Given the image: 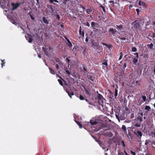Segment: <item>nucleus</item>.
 I'll return each instance as SVG.
<instances>
[{"label": "nucleus", "instance_id": "15", "mask_svg": "<svg viewBox=\"0 0 155 155\" xmlns=\"http://www.w3.org/2000/svg\"><path fill=\"white\" fill-rule=\"evenodd\" d=\"M90 123L92 125H94L97 124L98 123V121L96 120H91L90 121Z\"/></svg>", "mask_w": 155, "mask_h": 155}, {"label": "nucleus", "instance_id": "6", "mask_svg": "<svg viewBox=\"0 0 155 155\" xmlns=\"http://www.w3.org/2000/svg\"><path fill=\"white\" fill-rule=\"evenodd\" d=\"M133 133L134 134L136 135L137 137L140 138H141L142 136V133L140 131L137 130V131H134Z\"/></svg>", "mask_w": 155, "mask_h": 155}, {"label": "nucleus", "instance_id": "62", "mask_svg": "<svg viewBox=\"0 0 155 155\" xmlns=\"http://www.w3.org/2000/svg\"><path fill=\"white\" fill-rule=\"evenodd\" d=\"M28 15H29V16H30V15H31V12H29L28 13Z\"/></svg>", "mask_w": 155, "mask_h": 155}, {"label": "nucleus", "instance_id": "19", "mask_svg": "<svg viewBox=\"0 0 155 155\" xmlns=\"http://www.w3.org/2000/svg\"><path fill=\"white\" fill-rule=\"evenodd\" d=\"M43 21L44 23H45L46 24H48L49 22L48 20L46 19L45 17H43L42 18Z\"/></svg>", "mask_w": 155, "mask_h": 155}, {"label": "nucleus", "instance_id": "46", "mask_svg": "<svg viewBox=\"0 0 155 155\" xmlns=\"http://www.w3.org/2000/svg\"><path fill=\"white\" fill-rule=\"evenodd\" d=\"M87 103L90 105H92L93 106L94 105V103H92V102H91L90 101H89Z\"/></svg>", "mask_w": 155, "mask_h": 155}, {"label": "nucleus", "instance_id": "34", "mask_svg": "<svg viewBox=\"0 0 155 155\" xmlns=\"http://www.w3.org/2000/svg\"><path fill=\"white\" fill-rule=\"evenodd\" d=\"M2 63V67L3 66H5V60H1Z\"/></svg>", "mask_w": 155, "mask_h": 155}, {"label": "nucleus", "instance_id": "14", "mask_svg": "<svg viewBox=\"0 0 155 155\" xmlns=\"http://www.w3.org/2000/svg\"><path fill=\"white\" fill-rule=\"evenodd\" d=\"M28 38H26V39L29 42L31 43L32 41V36L31 35H29V34H28Z\"/></svg>", "mask_w": 155, "mask_h": 155}, {"label": "nucleus", "instance_id": "12", "mask_svg": "<svg viewBox=\"0 0 155 155\" xmlns=\"http://www.w3.org/2000/svg\"><path fill=\"white\" fill-rule=\"evenodd\" d=\"M107 60H104L103 61L102 64H104V65H105L104 66H103V67L105 68H107L108 64H107Z\"/></svg>", "mask_w": 155, "mask_h": 155}, {"label": "nucleus", "instance_id": "47", "mask_svg": "<svg viewBox=\"0 0 155 155\" xmlns=\"http://www.w3.org/2000/svg\"><path fill=\"white\" fill-rule=\"evenodd\" d=\"M55 65L57 70H58L59 68V65L58 64H56Z\"/></svg>", "mask_w": 155, "mask_h": 155}, {"label": "nucleus", "instance_id": "13", "mask_svg": "<svg viewBox=\"0 0 155 155\" xmlns=\"http://www.w3.org/2000/svg\"><path fill=\"white\" fill-rule=\"evenodd\" d=\"M66 92L68 94V95L71 98H72V96L74 95V93L73 92H70L68 90H66Z\"/></svg>", "mask_w": 155, "mask_h": 155}, {"label": "nucleus", "instance_id": "49", "mask_svg": "<svg viewBox=\"0 0 155 155\" xmlns=\"http://www.w3.org/2000/svg\"><path fill=\"white\" fill-rule=\"evenodd\" d=\"M134 117V114L133 113L131 114L130 115V118H132Z\"/></svg>", "mask_w": 155, "mask_h": 155}, {"label": "nucleus", "instance_id": "18", "mask_svg": "<svg viewBox=\"0 0 155 155\" xmlns=\"http://www.w3.org/2000/svg\"><path fill=\"white\" fill-rule=\"evenodd\" d=\"M142 118L143 117H142L141 116H138L137 117L136 119L139 121V122H141L143 121Z\"/></svg>", "mask_w": 155, "mask_h": 155}, {"label": "nucleus", "instance_id": "63", "mask_svg": "<svg viewBox=\"0 0 155 155\" xmlns=\"http://www.w3.org/2000/svg\"><path fill=\"white\" fill-rule=\"evenodd\" d=\"M153 37H155V33H153Z\"/></svg>", "mask_w": 155, "mask_h": 155}, {"label": "nucleus", "instance_id": "9", "mask_svg": "<svg viewBox=\"0 0 155 155\" xmlns=\"http://www.w3.org/2000/svg\"><path fill=\"white\" fill-rule=\"evenodd\" d=\"M12 5L13 6L12 10L13 11L16 9L19 6L20 4L18 3L15 4L14 3H12Z\"/></svg>", "mask_w": 155, "mask_h": 155}, {"label": "nucleus", "instance_id": "29", "mask_svg": "<svg viewBox=\"0 0 155 155\" xmlns=\"http://www.w3.org/2000/svg\"><path fill=\"white\" fill-rule=\"evenodd\" d=\"M132 51L134 52H136L137 51V49L136 47H133L132 48Z\"/></svg>", "mask_w": 155, "mask_h": 155}, {"label": "nucleus", "instance_id": "42", "mask_svg": "<svg viewBox=\"0 0 155 155\" xmlns=\"http://www.w3.org/2000/svg\"><path fill=\"white\" fill-rule=\"evenodd\" d=\"M134 55H135L136 56L135 57L138 58L139 57V54L138 53H136L134 54Z\"/></svg>", "mask_w": 155, "mask_h": 155}, {"label": "nucleus", "instance_id": "32", "mask_svg": "<svg viewBox=\"0 0 155 155\" xmlns=\"http://www.w3.org/2000/svg\"><path fill=\"white\" fill-rule=\"evenodd\" d=\"M83 24L85 26H88V27H90V24L87 21V22L86 23H83Z\"/></svg>", "mask_w": 155, "mask_h": 155}, {"label": "nucleus", "instance_id": "8", "mask_svg": "<svg viewBox=\"0 0 155 155\" xmlns=\"http://www.w3.org/2000/svg\"><path fill=\"white\" fill-rule=\"evenodd\" d=\"M117 32V30L115 28H110L109 30V32H110L113 35L115 34Z\"/></svg>", "mask_w": 155, "mask_h": 155}, {"label": "nucleus", "instance_id": "38", "mask_svg": "<svg viewBox=\"0 0 155 155\" xmlns=\"http://www.w3.org/2000/svg\"><path fill=\"white\" fill-rule=\"evenodd\" d=\"M79 98L81 100H83L84 99V97H83L82 95L81 94L80 95V97H79Z\"/></svg>", "mask_w": 155, "mask_h": 155}, {"label": "nucleus", "instance_id": "25", "mask_svg": "<svg viewBox=\"0 0 155 155\" xmlns=\"http://www.w3.org/2000/svg\"><path fill=\"white\" fill-rule=\"evenodd\" d=\"M149 142H151V141L149 140H146L145 144L146 145H147L149 144Z\"/></svg>", "mask_w": 155, "mask_h": 155}, {"label": "nucleus", "instance_id": "36", "mask_svg": "<svg viewBox=\"0 0 155 155\" xmlns=\"http://www.w3.org/2000/svg\"><path fill=\"white\" fill-rule=\"evenodd\" d=\"M148 46L149 48H151L153 47V44L151 43L150 45H148Z\"/></svg>", "mask_w": 155, "mask_h": 155}, {"label": "nucleus", "instance_id": "11", "mask_svg": "<svg viewBox=\"0 0 155 155\" xmlns=\"http://www.w3.org/2000/svg\"><path fill=\"white\" fill-rule=\"evenodd\" d=\"M66 41L68 42L67 45L70 47L71 48L72 47V44H71V41H70V40H69V39L66 37H65Z\"/></svg>", "mask_w": 155, "mask_h": 155}, {"label": "nucleus", "instance_id": "44", "mask_svg": "<svg viewBox=\"0 0 155 155\" xmlns=\"http://www.w3.org/2000/svg\"><path fill=\"white\" fill-rule=\"evenodd\" d=\"M83 87L84 89V91H87L88 90H89L88 88L86 87L85 86H83Z\"/></svg>", "mask_w": 155, "mask_h": 155}, {"label": "nucleus", "instance_id": "27", "mask_svg": "<svg viewBox=\"0 0 155 155\" xmlns=\"http://www.w3.org/2000/svg\"><path fill=\"white\" fill-rule=\"evenodd\" d=\"M86 92V94L87 95V96L88 97H89L91 96V94L89 91V90H88L87 91H85Z\"/></svg>", "mask_w": 155, "mask_h": 155}, {"label": "nucleus", "instance_id": "17", "mask_svg": "<svg viewBox=\"0 0 155 155\" xmlns=\"http://www.w3.org/2000/svg\"><path fill=\"white\" fill-rule=\"evenodd\" d=\"M132 58L133 59V64H135L138 61V58L136 57H133Z\"/></svg>", "mask_w": 155, "mask_h": 155}, {"label": "nucleus", "instance_id": "2", "mask_svg": "<svg viewBox=\"0 0 155 155\" xmlns=\"http://www.w3.org/2000/svg\"><path fill=\"white\" fill-rule=\"evenodd\" d=\"M140 20H137L132 22L131 25L134 26V28L137 29H139L140 28Z\"/></svg>", "mask_w": 155, "mask_h": 155}, {"label": "nucleus", "instance_id": "50", "mask_svg": "<svg viewBox=\"0 0 155 155\" xmlns=\"http://www.w3.org/2000/svg\"><path fill=\"white\" fill-rule=\"evenodd\" d=\"M136 84L138 86L140 85V84L139 83V81H136Z\"/></svg>", "mask_w": 155, "mask_h": 155}, {"label": "nucleus", "instance_id": "20", "mask_svg": "<svg viewBox=\"0 0 155 155\" xmlns=\"http://www.w3.org/2000/svg\"><path fill=\"white\" fill-rule=\"evenodd\" d=\"M145 109L147 110V112L150 111L151 110V108L150 106L146 105L145 107Z\"/></svg>", "mask_w": 155, "mask_h": 155}, {"label": "nucleus", "instance_id": "35", "mask_svg": "<svg viewBox=\"0 0 155 155\" xmlns=\"http://www.w3.org/2000/svg\"><path fill=\"white\" fill-rule=\"evenodd\" d=\"M142 98L143 99V101L144 102H145V101H147L146 97L144 95L142 96Z\"/></svg>", "mask_w": 155, "mask_h": 155}, {"label": "nucleus", "instance_id": "39", "mask_svg": "<svg viewBox=\"0 0 155 155\" xmlns=\"http://www.w3.org/2000/svg\"><path fill=\"white\" fill-rule=\"evenodd\" d=\"M130 153L132 155H136V153L134 152H133V151H132V150H130Z\"/></svg>", "mask_w": 155, "mask_h": 155}, {"label": "nucleus", "instance_id": "54", "mask_svg": "<svg viewBox=\"0 0 155 155\" xmlns=\"http://www.w3.org/2000/svg\"><path fill=\"white\" fill-rule=\"evenodd\" d=\"M136 11L137 12V14L138 15L139 14V10L138 9H136Z\"/></svg>", "mask_w": 155, "mask_h": 155}, {"label": "nucleus", "instance_id": "51", "mask_svg": "<svg viewBox=\"0 0 155 155\" xmlns=\"http://www.w3.org/2000/svg\"><path fill=\"white\" fill-rule=\"evenodd\" d=\"M124 69H122L121 71V74H124Z\"/></svg>", "mask_w": 155, "mask_h": 155}, {"label": "nucleus", "instance_id": "37", "mask_svg": "<svg viewBox=\"0 0 155 155\" xmlns=\"http://www.w3.org/2000/svg\"><path fill=\"white\" fill-rule=\"evenodd\" d=\"M120 56L119 57V60H120L121 59H122V55H123V53L122 52H121L120 53Z\"/></svg>", "mask_w": 155, "mask_h": 155}, {"label": "nucleus", "instance_id": "28", "mask_svg": "<svg viewBox=\"0 0 155 155\" xmlns=\"http://www.w3.org/2000/svg\"><path fill=\"white\" fill-rule=\"evenodd\" d=\"M116 27L117 28H118L120 30L122 29H123V26L121 25H116Z\"/></svg>", "mask_w": 155, "mask_h": 155}, {"label": "nucleus", "instance_id": "26", "mask_svg": "<svg viewBox=\"0 0 155 155\" xmlns=\"http://www.w3.org/2000/svg\"><path fill=\"white\" fill-rule=\"evenodd\" d=\"M99 6L100 7H101V8H102L103 11V12H105V11H106V10H105V9L104 7V6H103L102 5V4H100L99 5Z\"/></svg>", "mask_w": 155, "mask_h": 155}, {"label": "nucleus", "instance_id": "23", "mask_svg": "<svg viewBox=\"0 0 155 155\" xmlns=\"http://www.w3.org/2000/svg\"><path fill=\"white\" fill-rule=\"evenodd\" d=\"M49 69L50 71V73L52 74H55V71L53 69L51 68H49Z\"/></svg>", "mask_w": 155, "mask_h": 155}, {"label": "nucleus", "instance_id": "55", "mask_svg": "<svg viewBox=\"0 0 155 155\" xmlns=\"http://www.w3.org/2000/svg\"><path fill=\"white\" fill-rule=\"evenodd\" d=\"M120 38L122 40H126V38L125 37Z\"/></svg>", "mask_w": 155, "mask_h": 155}, {"label": "nucleus", "instance_id": "58", "mask_svg": "<svg viewBox=\"0 0 155 155\" xmlns=\"http://www.w3.org/2000/svg\"><path fill=\"white\" fill-rule=\"evenodd\" d=\"M85 41L86 42H87L88 41V38L87 37L86 38H85Z\"/></svg>", "mask_w": 155, "mask_h": 155}, {"label": "nucleus", "instance_id": "59", "mask_svg": "<svg viewBox=\"0 0 155 155\" xmlns=\"http://www.w3.org/2000/svg\"><path fill=\"white\" fill-rule=\"evenodd\" d=\"M139 116H142V117H143V113L142 112H141L140 114V115H139Z\"/></svg>", "mask_w": 155, "mask_h": 155}, {"label": "nucleus", "instance_id": "48", "mask_svg": "<svg viewBox=\"0 0 155 155\" xmlns=\"http://www.w3.org/2000/svg\"><path fill=\"white\" fill-rule=\"evenodd\" d=\"M91 12V10L89 9H87V14H89Z\"/></svg>", "mask_w": 155, "mask_h": 155}, {"label": "nucleus", "instance_id": "57", "mask_svg": "<svg viewBox=\"0 0 155 155\" xmlns=\"http://www.w3.org/2000/svg\"><path fill=\"white\" fill-rule=\"evenodd\" d=\"M30 17H31V18L32 20H34L35 18H34V17L32 16V15H30Z\"/></svg>", "mask_w": 155, "mask_h": 155}, {"label": "nucleus", "instance_id": "33", "mask_svg": "<svg viewBox=\"0 0 155 155\" xmlns=\"http://www.w3.org/2000/svg\"><path fill=\"white\" fill-rule=\"evenodd\" d=\"M76 122L77 123V124L79 126L80 128H82V125H81V124L80 123V122L76 121Z\"/></svg>", "mask_w": 155, "mask_h": 155}, {"label": "nucleus", "instance_id": "45", "mask_svg": "<svg viewBox=\"0 0 155 155\" xmlns=\"http://www.w3.org/2000/svg\"><path fill=\"white\" fill-rule=\"evenodd\" d=\"M127 67V64L126 62L124 63V66L123 67V68L124 69L125 68Z\"/></svg>", "mask_w": 155, "mask_h": 155}, {"label": "nucleus", "instance_id": "64", "mask_svg": "<svg viewBox=\"0 0 155 155\" xmlns=\"http://www.w3.org/2000/svg\"><path fill=\"white\" fill-rule=\"evenodd\" d=\"M153 25H155V21H154L152 23Z\"/></svg>", "mask_w": 155, "mask_h": 155}, {"label": "nucleus", "instance_id": "52", "mask_svg": "<svg viewBox=\"0 0 155 155\" xmlns=\"http://www.w3.org/2000/svg\"><path fill=\"white\" fill-rule=\"evenodd\" d=\"M56 61L57 62H58V63H60V61L59 60V59L58 58H56Z\"/></svg>", "mask_w": 155, "mask_h": 155}, {"label": "nucleus", "instance_id": "31", "mask_svg": "<svg viewBox=\"0 0 155 155\" xmlns=\"http://www.w3.org/2000/svg\"><path fill=\"white\" fill-rule=\"evenodd\" d=\"M58 82H59V83L62 86H63V82L61 80L58 79Z\"/></svg>", "mask_w": 155, "mask_h": 155}, {"label": "nucleus", "instance_id": "41", "mask_svg": "<svg viewBox=\"0 0 155 155\" xmlns=\"http://www.w3.org/2000/svg\"><path fill=\"white\" fill-rule=\"evenodd\" d=\"M65 70L67 74H70V72L69 71V70L65 69Z\"/></svg>", "mask_w": 155, "mask_h": 155}, {"label": "nucleus", "instance_id": "22", "mask_svg": "<svg viewBox=\"0 0 155 155\" xmlns=\"http://www.w3.org/2000/svg\"><path fill=\"white\" fill-rule=\"evenodd\" d=\"M107 31V28H103L101 30V33H105Z\"/></svg>", "mask_w": 155, "mask_h": 155}, {"label": "nucleus", "instance_id": "7", "mask_svg": "<svg viewBox=\"0 0 155 155\" xmlns=\"http://www.w3.org/2000/svg\"><path fill=\"white\" fill-rule=\"evenodd\" d=\"M91 25L93 29H96V28H99V25L98 24L94 21L91 22Z\"/></svg>", "mask_w": 155, "mask_h": 155}, {"label": "nucleus", "instance_id": "21", "mask_svg": "<svg viewBox=\"0 0 155 155\" xmlns=\"http://www.w3.org/2000/svg\"><path fill=\"white\" fill-rule=\"evenodd\" d=\"M122 128L124 133L127 132V129L125 125H122Z\"/></svg>", "mask_w": 155, "mask_h": 155}, {"label": "nucleus", "instance_id": "60", "mask_svg": "<svg viewBox=\"0 0 155 155\" xmlns=\"http://www.w3.org/2000/svg\"><path fill=\"white\" fill-rule=\"evenodd\" d=\"M110 3H112L113 4H114V1H109Z\"/></svg>", "mask_w": 155, "mask_h": 155}, {"label": "nucleus", "instance_id": "56", "mask_svg": "<svg viewBox=\"0 0 155 155\" xmlns=\"http://www.w3.org/2000/svg\"><path fill=\"white\" fill-rule=\"evenodd\" d=\"M84 31H82V33L81 34V35H82L83 37H84Z\"/></svg>", "mask_w": 155, "mask_h": 155}, {"label": "nucleus", "instance_id": "5", "mask_svg": "<svg viewBox=\"0 0 155 155\" xmlns=\"http://www.w3.org/2000/svg\"><path fill=\"white\" fill-rule=\"evenodd\" d=\"M141 123V122H139V121L135 119L133 120L132 124L134 126L138 127H140Z\"/></svg>", "mask_w": 155, "mask_h": 155}, {"label": "nucleus", "instance_id": "3", "mask_svg": "<svg viewBox=\"0 0 155 155\" xmlns=\"http://www.w3.org/2000/svg\"><path fill=\"white\" fill-rule=\"evenodd\" d=\"M87 78L90 80L91 81L94 82L95 80V78L93 73H89L86 75Z\"/></svg>", "mask_w": 155, "mask_h": 155}, {"label": "nucleus", "instance_id": "16", "mask_svg": "<svg viewBox=\"0 0 155 155\" xmlns=\"http://www.w3.org/2000/svg\"><path fill=\"white\" fill-rule=\"evenodd\" d=\"M139 5L143 7H144L146 5V4L144 2L141 1L140 0L139 2Z\"/></svg>", "mask_w": 155, "mask_h": 155}, {"label": "nucleus", "instance_id": "53", "mask_svg": "<svg viewBox=\"0 0 155 155\" xmlns=\"http://www.w3.org/2000/svg\"><path fill=\"white\" fill-rule=\"evenodd\" d=\"M66 61L67 62L69 63L70 60L68 58H66Z\"/></svg>", "mask_w": 155, "mask_h": 155}, {"label": "nucleus", "instance_id": "10", "mask_svg": "<svg viewBox=\"0 0 155 155\" xmlns=\"http://www.w3.org/2000/svg\"><path fill=\"white\" fill-rule=\"evenodd\" d=\"M42 49L43 51H44L45 55H46L49 57L50 56V54L47 51L45 47H43Z\"/></svg>", "mask_w": 155, "mask_h": 155}, {"label": "nucleus", "instance_id": "30", "mask_svg": "<svg viewBox=\"0 0 155 155\" xmlns=\"http://www.w3.org/2000/svg\"><path fill=\"white\" fill-rule=\"evenodd\" d=\"M117 93H118V90L116 88H115V92H114V96L115 97L116 96H117Z\"/></svg>", "mask_w": 155, "mask_h": 155}, {"label": "nucleus", "instance_id": "40", "mask_svg": "<svg viewBox=\"0 0 155 155\" xmlns=\"http://www.w3.org/2000/svg\"><path fill=\"white\" fill-rule=\"evenodd\" d=\"M121 143L123 147H125V144L124 140L122 141L121 142Z\"/></svg>", "mask_w": 155, "mask_h": 155}, {"label": "nucleus", "instance_id": "24", "mask_svg": "<svg viewBox=\"0 0 155 155\" xmlns=\"http://www.w3.org/2000/svg\"><path fill=\"white\" fill-rule=\"evenodd\" d=\"M103 45H105V46H107L108 48L109 49L110 48L112 47V46L111 45H107L106 43H103L102 44Z\"/></svg>", "mask_w": 155, "mask_h": 155}, {"label": "nucleus", "instance_id": "43", "mask_svg": "<svg viewBox=\"0 0 155 155\" xmlns=\"http://www.w3.org/2000/svg\"><path fill=\"white\" fill-rule=\"evenodd\" d=\"M83 87L84 89V91H87L88 90H89L88 88L86 87L85 86H83Z\"/></svg>", "mask_w": 155, "mask_h": 155}, {"label": "nucleus", "instance_id": "1", "mask_svg": "<svg viewBox=\"0 0 155 155\" xmlns=\"http://www.w3.org/2000/svg\"><path fill=\"white\" fill-rule=\"evenodd\" d=\"M96 102H97L99 105L102 106L103 104L104 98L103 96L100 94H99L95 98Z\"/></svg>", "mask_w": 155, "mask_h": 155}, {"label": "nucleus", "instance_id": "61", "mask_svg": "<svg viewBox=\"0 0 155 155\" xmlns=\"http://www.w3.org/2000/svg\"><path fill=\"white\" fill-rule=\"evenodd\" d=\"M82 32L81 30H79V33L80 34H81Z\"/></svg>", "mask_w": 155, "mask_h": 155}, {"label": "nucleus", "instance_id": "4", "mask_svg": "<svg viewBox=\"0 0 155 155\" xmlns=\"http://www.w3.org/2000/svg\"><path fill=\"white\" fill-rule=\"evenodd\" d=\"M82 68L81 67L80 68L81 71L82 72L83 74L85 76H86L88 73V71L86 67L84 65H82Z\"/></svg>", "mask_w": 155, "mask_h": 155}]
</instances>
